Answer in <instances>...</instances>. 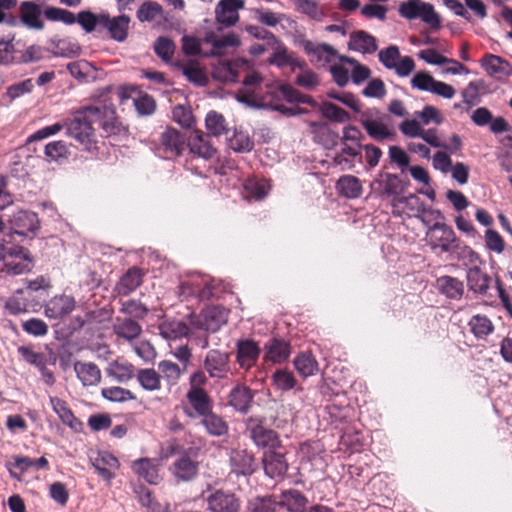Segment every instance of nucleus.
<instances>
[{
  "label": "nucleus",
  "instance_id": "1",
  "mask_svg": "<svg viewBox=\"0 0 512 512\" xmlns=\"http://www.w3.org/2000/svg\"><path fill=\"white\" fill-rule=\"evenodd\" d=\"M67 134L73 138L83 150L90 153L98 151V140L94 125L100 126L106 136L118 132L116 111L107 105L84 106L73 113L65 122Z\"/></svg>",
  "mask_w": 512,
  "mask_h": 512
},
{
  "label": "nucleus",
  "instance_id": "2",
  "mask_svg": "<svg viewBox=\"0 0 512 512\" xmlns=\"http://www.w3.org/2000/svg\"><path fill=\"white\" fill-rule=\"evenodd\" d=\"M425 241L435 254H447L450 260H455L463 266L480 261L479 254L461 240L446 223H433L426 230Z\"/></svg>",
  "mask_w": 512,
  "mask_h": 512
},
{
  "label": "nucleus",
  "instance_id": "3",
  "mask_svg": "<svg viewBox=\"0 0 512 512\" xmlns=\"http://www.w3.org/2000/svg\"><path fill=\"white\" fill-rule=\"evenodd\" d=\"M214 401L193 408H183L184 414L190 419L200 418V423L206 433L212 437H222L228 434L229 425L219 414L213 411Z\"/></svg>",
  "mask_w": 512,
  "mask_h": 512
},
{
  "label": "nucleus",
  "instance_id": "4",
  "mask_svg": "<svg viewBox=\"0 0 512 512\" xmlns=\"http://www.w3.org/2000/svg\"><path fill=\"white\" fill-rule=\"evenodd\" d=\"M389 115L382 113L378 108H369L361 112L360 123L367 134L378 142L385 140H394L396 132L389 127L385 121Z\"/></svg>",
  "mask_w": 512,
  "mask_h": 512
},
{
  "label": "nucleus",
  "instance_id": "5",
  "mask_svg": "<svg viewBox=\"0 0 512 512\" xmlns=\"http://www.w3.org/2000/svg\"><path fill=\"white\" fill-rule=\"evenodd\" d=\"M398 12L401 17L407 20L421 19L432 29L441 27V17L435 11L431 3L423 0H407L399 5Z\"/></svg>",
  "mask_w": 512,
  "mask_h": 512
},
{
  "label": "nucleus",
  "instance_id": "6",
  "mask_svg": "<svg viewBox=\"0 0 512 512\" xmlns=\"http://www.w3.org/2000/svg\"><path fill=\"white\" fill-rule=\"evenodd\" d=\"M188 139L180 130L167 126L160 133L156 144V152L164 159H175L183 154L186 149Z\"/></svg>",
  "mask_w": 512,
  "mask_h": 512
},
{
  "label": "nucleus",
  "instance_id": "7",
  "mask_svg": "<svg viewBox=\"0 0 512 512\" xmlns=\"http://www.w3.org/2000/svg\"><path fill=\"white\" fill-rule=\"evenodd\" d=\"M29 251L21 246L6 247L0 244V273L19 275L27 270Z\"/></svg>",
  "mask_w": 512,
  "mask_h": 512
},
{
  "label": "nucleus",
  "instance_id": "8",
  "mask_svg": "<svg viewBox=\"0 0 512 512\" xmlns=\"http://www.w3.org/2000/svg\"><path fill=\"white\" fill-rule=\"evenodd\" d=\"M206 371L203 369H197L193 371L188 379L189 388L186 392L187 404L182 406L183 408H193L201 404L213 401L208 391L205 389L208 384V376Z\"/></svg>",
  "mask_w": 512,
  "mask_h": 512
},
{
  "label": "nucleus",
  "instance_id": "9",
  "mask_svg": "<svg viewBox=\"0 0 512 512\" xmlns=\"http://www.w3.org/2000/svg\"><path fill=\"white\" fill-rule=\"evenodd\" d=\"M409 186L408 180L401 179L397 174L389 172H380L378 176L371 182V189L381 198L400 195Z\"/></svg>",
  "mask_w": 512,
  "mask_h": 512
},
{
  "label": "nucleus",
  "instance_id": "10",
  "mask_svg": "<svg viewBox=\"0 0 512 512\" xmlns=\"http://www.w3.org/2000/svg\"><path fill=\"white\" fill-rule=\"evenodd\" d=\"M246 429L250 439L257 447L276 449L281 446L278 433L266 427L263 420L249 418L246 423Z\"/></svg>",
  "mask_w": 512,
  "mask_h": 512
},
{
  "label": "nucleus",
  "instance_id": "11",
  "mask_svg": "<svg viewBox=\"0 0 512 512\" xmlns=\"http://www.w3.org/2000/svg\"><path fill=\"white\" fill-rule=\"evenodd\" d=\"M203 368L212 379H226L231 373L230 354L220 349L209 350L205 355Z\"/></svg>",
  "mask_w": 512,
  "mask_h": 512
},
{
  "label": "nucleus",
  "instance_id": "12",
  "mask_svg": "<svg viewBox=\"0 0 512 512\" xmlns=\"http://www.w3.org/2000/svg\"><path fill=\"white\" fill-rule=\"evenodd\" d=\"M244 0H220L215 8V19L222 28H229L234 26L239 21L240 9L244 8Z\"/></svg>",
  "mask_w": 512,
  "mask_h": 512
},
{
  "label": "nucleus",
  "instance_id": "13",
  "mask_svg": "<svg viewBox=\"0 0 512 512\" xmlns=\"http://www.w3.org/2000/svg\"><path fill=\"white\" fill-rule=\"evenodd\" d=\"M208 510L211 512H239L241 502L232 492L216 490L207 497Z\"/></svg>",
  "mask_w": 512,
  "mask_h": 512
},
{
  "label": "nucleus",
  "instance_id": "14",
  "mask_svg": "<svg viewBox=\"0 0 512 512\" xmlns=\"http://www.w3.org/2000/svg\"><path fill=\"white\" fill-rule=\"evenodd\" d=\"M261 348L252 339L239 340L236 343V362L245 371L254 367L260 357Z\"/></svg>",
  "mask_w": 512,
  "mask_h": 512
},
{
  "label": "nucleus",
  "instance_id": "15",
  "mask_svg": "<svg viewBox=\"0 0 512 512\" xmlns=\"http://www.w3.org/2000/svg\"><path fill=\"white\" fill-rule=\"evenodd\" d=\"M189 152L193 156L210 160L215 157L217 150L210 142V135L201 130H196L187 141Z\"/></svg>",
  "mask_w": 512,
  "mask_h": 512
},
{
  "label": "nucleus",
  "instance_id": "16",
  "mask_svg": "<svg viewBox=\"0 0 512 512\" xmlns=\"http://www.w3.org/2000/svg\"><path fill=\"white\" fill-rule=\"evenodd\" d=\"M231 471L236 475L248 476L255 472L257 464L254 455L246 449H234L230 453Z\"/></svg>",
  "mask_w": 512,
  "mask_h": 512
},
{
  "label": "nucleus",
  "instance_id": "17",
  "mask_svg": "<svg viewBox=\"0 0 512 512\" xmlns=\"http://www.w3.org/2000/svg\"><path fill=\"white\" fill-rule=\"evenodd\" d=\"M130 17L123 14L116 17H110L104 13L101 19V27L107 29L110 37L118 42H123L127 39L129 29Z\"/></svg>",
  "mask_w": 512,
  "mask_h": 512
},
{
  "label": "nucleus",
  "instance_id": "18",
  "mask_svg": "<svg viewBox=\"0 0 512 512\" xmlns=\"http://www.w3.org/2000/svg\"><path fill=\"white\" fill-rule=\"evenodd\" d=\"M199 470V463L193 460L187 454L181 455L174 461L170 467V471L177 482H187L193 480Z\"/></svg>",
  "mask_w": 512,
  "mask_h": 512
},
{
  "label": "nucleus",
  "instance_id": "19",
  "mask_svg": "<svg viewBox=\"0 0 512 512\" xmlns=\"http://www.w3.org/2000/svg\"><path fill=\"white\" fill-rule=\"evenodd\" d=\"M264 360L280 364L288 360L291 354V345L288 341L271 338L264 345Z\"/></svg>",
  "mask_w": 512,
  "mask_h": 512
},
{
  "label": "nucleus",
  "instance_id": "20",
  "mask_svg": "<svg viewBox=\"0 0 512 512\" xmlns=\"http://www.w3.org/2000/svg\"><path fill=\"white\" fill-rule=\"evenodd\" d=\"M132 471L146 482L156 485L160 482L159 463L156 459L140 458L132 462Z\"/></svg>",
  "mask_w": 512,
  "mask_h": 512
},
{
  "label": "nucleus",
  "instance_id": "21",
  "mask_svg": "<svg viewBox=\"0 0 512 512\" xmlns=\"http://www.w3.org/2000/svg\"><path fill=\"white\" fill-rule=\"evenodd\" d=\"M50 403L61 422L72 431L79 433L83 429V423L74 415L68 403L58 397H50Z\"/></svg>",
  "mask_w": 512,
  "mask_h": 512
},
{
  "label": "nucleus",
  "instance_id": "22",
  "mask_svg": "<svg viewBox=\"0 0 512 512\" xmlns=\"http://www.w3.org/2000/svg\"><path fill=\"white\" fill-rule=\"evenodd\" d=\"M309 501L307 497L296 489L283 490L277 504L289 512H305Z\"/></svg>",
  "mask_w": 512,
  "mask_h": 512
},
{
  "label": "nucleus",
  "instance_id": "23",
  "mask_svg": "<svg viewBox=\"0 0 512 512\" xmlns=\"http://www.w3.org/2000/svg\"><path fill=\"white\" fill-rule=\"evenodd\" d=\"M263 465L266 475L273 479L283 477L288 470V463L284 454L276 451L265 453Z\"/></svg>",
  "mask_w": 512,
  "mask_h": 512
},
{
  "label": "nucleus",
  "instance_id": "24",
  "mask_svg": "<svg viewBox=\"0 0 512 512\" xmlns=\"http://www.w3.org/2000/svg\"><path fill=\"white\" fill-rule=\"evenodd\" d=\"M254 394L252 390L244 385H236L228 395V403L235 410L247 413L251 407Z\"/></svg>",
  "mask_w": 512,
  "mask_h": 512
},
{
  "label": "nucleus",
  "instance_id": "25",
  "mask_svg": "<svg viewBox=\"0 0 512 512\" xmlns=\"http://www.w3.org/2000/svg\"><path fill=\"white\" fill-rule=\"evenodd\" d=\"M75 304L72 296H55L46 304L45 314L50 318H60L69 314L75 308Z\"/></svg>",
  "mask_w": 512,
  "mask_h": 512
},
{
  "label": "nucleus",
  "instance_id": "26",
  "mask_svg": "<svg viewBox=\"0 0 512 512\" xmlns=\"http://www.w3.org/2000/svg\"><path fill=\"white\" fill-rule=\"evenodd\" d=\"M348 47L363 54H372L377 50V42L376 38L371 34L358 30L350 34Z\"/></svg>",
  "mask_w": 512,
  "mask_h": 512
},
{
  "label": "nucleus",
  "instance_id": "27",
  "mask_svg": "<svg viewBox=\"0 0 512 512\" xmlns=\"http://www.w3.org/2000/svg\"><path fill=\"white\" fill-rule=\"evenodd\" d=\"M204 40L212 46V54L217 56L224 55L227 48H234L240 45L239 37L232 32L221 37L212 32L207 34Z\"/></svg>",
  "mask_w": 512,
  "mask_h": 512
},
{
  "label": "nucleus",
  "instance_id": "28",
  "mask_svg": "<svg viewBox=\"0 0 512 512\" xmlns=\"http://www.w3.org/2000/svg\"><path fill=\"white\" fill-rule=\"evenodd\" d=\"M473 265V267L467 270V285L473 292L485 295L488 292L491 277L476 266V263Z\"/></svg>",
  "mask_w": 512,
  "mask_h": 512
},
{
  "label": "nucleus",
  "instance_id": "29",
  "mask_svg": "<svg viewBox=\"0 0 512 512\" xmlns=\"http://www.w3.org/2000/svg\"><path fill=\"white\" fill-rule=\"evenodd\" d=\"M145 273L141 268L132 267L120 278L116 289L121 295H128L136 290L143 282Z\"/></svg>",
  "mask_w": 512,
  "mask_h": 512
},
{
  "label": "nucleus",
  "instance_id": "30",
  "mask_svg": "<svg viewBox=\"0 0 512 512\" xmlns=\"http://www.w3.org/2000/svg\"><path fill=\"white\" fill-rule=\"evenodd\" d=\"M482 66L490 76H494L499 79L510 75L512 71V67L508 61L493 54H487L484 56Z\"/></svg>",
  "mask_w": 512,
  "mask_h": 512
},
{
  "label": "nucleus",
  "instance_id": "31",
  "mask_svg": "<svg viewBox=\"0 0 512 512\" xmlns=\"http://www.w3.org/2000/svg\"><path fill=\"white\" fill-rule=\"evenodd\" d=\"M336 189L339 194L348 199L359 198L363 187L360 179L353 175H343L336 182Z\"/></svg>",
  "mask_w": 512,
  "mask_h": 512
},
{
  "label": "nucleus",
  "instance_id": "32",
  "mask_svg": "<svg viewBox=\"0 0 512 512\" xmlns=\"http://www.w3.org/2000/svg\"><path fill=\"white\" fill-rule=\"evenodd\" d=\"M113 331L119 338L131 342L140 336L142 327L137 321L131 318H117L113 325Z\"/></svg>",
  "mask_w": 512,
  "mask_h": 512
},
{
  "label": "nucleus",
  "instance_id": "33",
  "mask_svg": "<svg viewBox=\"0 0 512 512\" xmlns=\"http://www.w3.org/2000/svg\"><path fill=\"white\" fill-rule=\"evenodd\" d=\"M74 370L84 386H95L101 381V371L94 363L76 362Z\"/></svg>",
  "mask_w": 512,
  "mask_h": 512
},
{
  "label": "nucleus",
  "instance_id": "34",
  "mask_svg": "<svg viewBox=\"0 0 512 512\" xmlns=\"http://www.w3.org/2000/svg\"><path fill=\"white\" fill-rule=\"evenodd\" d=\"M160 335L167 340H176L187 337L189 326L181 320H165L159 325Z\"/></svg>",
  "mask_w": 512,
  "mask_h": 512
},
{
  "label": "nucleus",
  "instance_id": "35",
  "mask_svg": "<svg viewBox=\"0 0 512 512\" xmlns=\"http://www.w3.org/2000/svg\"><path fill=\"white\" fill-rule=\"evenodd\" d=\"M436 284L441 293L450 299H460L464 293L463 282L452 276H441L437 278Z\"/></svg>",
  "mask_w": 512,
  "mask_h": 512
},
{
  "label": "nucleus",
  "instance_id": "36",
  "mask_svg": "<svg viewBox=\"0 0 512 512\" xmlns=\"http://www.w3.org/2000/svg\"><path fill=\"white\" fill-rule=\"evenodd\" d=\"M107 373L118 382H127L136 377L137 369L128 361L115 360L110 364Z\"/></svg>",
  "mask_w": 512,
  "mask_h": 512
},
{
  "label": "nucleus",
  "instance_id": "37",
  "mask_svg": "<svg viewBox=\"0 0 512 512\" xmlns=\"http://www.w3.org/2000/svg\"><path fill=\"white\" fill-rule=\"evenodd\" d=\"M135 378L146 391L153 392L161 389V376L153 368L138 369Z\"/></svg>",
  "mask_w": 512,
  "mask_h": 512
},
{
  "label": "nucleus",
  "instance_id": "38",
  "mask_svg": "<svg viewBox=\"0 0 512 512\" xmlns=\"http://www.w3.org/2000/svg\"><path fill=\"white\" fill-rule=\"evenodd\" d=\"M205 127L208 134L211 136L219 137L227 135L229 128L225 117L217 111H209L205 117Z\"/></svg>",
  "mask_w": 512,
  "mask_h": 512
},
{
  "label": "nucleus",
  "instance_id": "39",
  "mask_svg": "<svg viewBox=\"0 0 512 512\" xmlns=\"http://www.w3.org/2000/svg\"><path fill=\"white\" fill-rule=\"evenodd\" d=\"M157 371L160 374L161 379H164L168 385L174 386L179 382L185 368L181 369L177 363L171 360H162L158 363Z\"/></svg>",
  "mask_w": 512,
  "mask_h": 512
},
{
  "label": "nucleus",
  "instance_id": "40",
  "mask_svg": "<svg viewBox=\"0 0 512 512\" xmlns=\"http://www.w3.org/2000/svg\"><path fill=\"white\" fill-rule=\"evenodd\" d=\"M51 47L56 56L75 57L81 53V47L78 42L69 37L52 40Z\"/></svg>",
  "mask_w": 512,
  "mask_h": 512
},
{
  "label": "nucleus",
  "instance_id": "41",
  "mask_svg": "<svg viewBox=\"0 0 512 512\" xmlns=\"http://www.w3.org/2000/svg\"><path fill=\"white\" fill-rule=\"evenodd\" d=\"M400 205L405 206L408 216H414L416 218L420 217L425 207V203L415 194L393 198L392 207L396 209Z\"/></svg>",
  "mask_w": 512,
  "mask_h": 512
},
{
  "label": "nucleus",
  "instance_id": "42",
  "mask_svg": "<svg viewBox=\"0 0 512 512\" xmlns=\"http://www.w3.org/2000/svg\"><path fill=\"white\" fill-rule=\"evenodd\" d=\"M293 363L297 372L304 378L315 375L319 369L316 358L309 352L300 353Z\"/></svg>",
  "mask_w": 512,
  "mask_h": 512
},
{
  "label": "nucleus",
  "instance_id": "43",
  "mask_svg": "<svg viewBox=\"0 0 512 512\" xmlns=\"http://www.w3.org/2000/svg\"><path fill=\"white\" fill-rule=\"evenodd\" d=\"M226 323V313L221 307L215 306L209 308L205 313V322L203 327L206 331L217 332L222 325Z\"/></svg>",
  "mask_w": 512,
  "mask_h": 512
},
{
  "label": "nucleus",
  "instance_id": "44",
  "mask_svg": "<svg viewBox=\"0 0 512 512\" xmlns=\"http://www.w3.org/2000/svg\"><path fill=\"white\" fill-rule=\"evenodd\" d=\"M163 14V7L155 1L144 2L136 12L137 19L140 22H152L157 18H162Z\"/></svg>",
  "mask_w": 512,
  "mask_h": 512
},
{
  "label": "nucleus",
  "instance_id": "45",
  "mask_svg": "<svg viewBox=\"0 0 512 512\" xmlns=\"http://www.w3.org/2000/svg\"><path fill=\"white\" fill-rule=\"evenodd\" d=\"M155 54L165 63L171 62L176 45L172 39L166 36L158 37L153 45Z\"/></svg>",
  "mask_w": 512,
  "mask_h": 512
},
{
  "label": "nucleus",
  "instance_id": "46",
  "mask_svg": "<svg viewBox=\"0 0 512 512\" xmlns=\"http://www.w3.org/2000/svg\"><path fill=\"white\" fill-rule=\"evenodd\" d=\"M181 67L183 74L190 82L198 86H205L207 84L208 79L206 73L200 67L198 62L191 61L188 64L182 65Z\"/></svg>",
  "mask_w": 512,
  "mask_h": 512
},
{
  "label": "nucleus",
  "instance_id": "47",
  "mask_svg": "<svg viewBox=\"0 0 512 512\" xmlns=\"http://www.w3.org/2000/svg\"><path fill=\"white\" fill-rule=\"evenodd\" d=\"M278 507L277 500L274 496L255 497L248 502V512H276Z\"/></svg>",
  "mask_w": 512,
  "mask_h": 512
},
{
  "label": "nucleus",
  "instance_id": "48",
  "mask_svg": "<svg viewBox=\"0 0 512 512\" xmlns=\"http://www.w3.org/2000/svg\"><path fill=\"white\" fill-rule=\"evenodd\" d=\"M228 145L235 152H249L254 147V142L246 132L235 130L233 135L228 138Z\"/></svg>",
  "mask_w": 512,
  "mask_h": 512
},
{
  "label": "nucleus",
  "instance_id": "49",
  "mask_svg": "<svg viewBox=\"0 0 512 512\" xmlns=\"http://www.w3.org/2000/svg\"><path fill=\"white\" fill-rule=\"evenodd\" d=\"M101 394L106 400L111 402L123 403L136 399V395L131 390L119 386L103 388Z\"/></svg>",
  "mask_w": 512,
  "mask_h": 512
},
{
  "label": "nucleus",
  "instance_id": "50",
  "mask_svg": "<svg viewBox=\"0 0 512 512\" xmlns=\"http://www.w3.org/2000/svg\"><path fill=\"white\" fill-rule=\"evenodd\" d=\"M469 326L472 333L477 338H483L491 334L494 330V326L487 316L474 315L470 321Z\"/></svg>",
  "mask_w": 512,
  "mask_h": 512
},
{
  "label": "nucleus",
  "instance_id": "51",
  "mask_svg": "<svg viewBox=\"0 0 512 512\" xmlns=\"http://www.w3.org/2000/svg\"><path fill=\"white\" fill-rule=\"evenodd\" d=\"M268 188V184L263 180L248 179L244 184L246 197L254 200L263 199L268 193Z\"/></svg>",
  "mask_w": 512,
  "mask_h": 512
},
{
  "label": "nucleus",
  "instance_id": "52",
  "mask_svg": "<svg viewBox=\"0 0 512 512\" xmlns=\"http://www.w3.org/2000/svg\"><path fill=\"white\" fill-rule=\"evenodd\" d=\"M32 466V461L28 457L14 456L7 460L5 467L9 470L12 477L20 480L24 472Z\"/></svg>",
  "mask_w": 512,
  "mask_h": 512
},
{
  "label": "nucleus",
  "instance_id": "53",
  "mask_svg": "<svg viewBox=\"0 0 512 512\" xmlns=\"http://www.w3.org/2000/svg\"><path fill=\"white\" fill-rule=\"evenodd\" d=\"M34 306L46 302L49 291L52 288L51 280L48 277L40 276L34 279Z\"/></svg>",
  "mask_w": 512,
  "mask_h": 512
},
{
  "label": "nucleus",
  "instance_id": "54",
  "mask_svg": "<svg viewBox=\"0 0 512 512\" xmlns=\"http://www.w3.org/2000/svg\"><path fill=\"white\" fill-rule=\"evenodd\" d=\"M46 19L54 22H63L64 24L71 25L76 23L75 14L69 10L58 7H47L44 12Z\"/></svg>",
  "mask_w": 512,
  "mask_h": 512
},
{
  "label": "nucleus",
  "instance_id": "55",
  "mask_svg": "<svg viewBox=\"0 0 512 512\" xmlns=\"http://www.w3.org/2000/svg\"><path fill=\"white\" fill-rule=\"evenodd\" d=\"M104 13L98 15L91 11H80L76 17V22L85 30L87 33L93 32L97 25L101 26V19Z\"/></svg>",
  "mask_w": 512,
  "mask_h": 512
},
{
  "label": "nucleus",
  "instance_id": "56",
  "mask_svg": "<svg viewBox=\"0 0 512 512\" xmlns=\"http://www.w3.org/2000/svg\"><path fill=\"white\" fill-rule=\"evenodd\" d=\"M45 156L52 161H59L66 159L69 155V150L65 141H52L46 144L44 150Z\"/></svg>",
  "mask_w": 512,
  "mask_h": 512
},
{
  "label": "nucleus",
  "instance_id": "57",
  "mask_svg": "<svg viewBox=\"0 0 512 512\" xmlns=\"http://www.w3.org/2000/svg\"><path fill=\"white\" fill-rule=\"evenodd\" d=\"M322 113L325 118L338 123H344L350 120V114L346 110L331 102H325L323 104Z\"/></svg>",
  "mask_w": 512,
  "mask_h": 512
},
{
  "label": "nucleus",
  "instance_id": "58",
  "mask_svg": "<svg viewBox=\"0 0 512 512\" xmlns=\"http://www.w3.org/2000/svg\"><path fill=\"white\" fill-rule=\"evenodd\" d=\"M262 83V77L258 72H251L247 74L243 79L244 88L238 91L239 94H243L245 98L243 101H248V98L252 97L255 91L260 87Z\"/></svg>",
  "mask_w": 512,
  "mask_h": 512
},
{
  "label": "nucleus",
  "instance_id": "59",
  "mask_svg": "<svg viewBox=\"0 0 512 512\" xmlns=\"http://www.w3.org/2000/svg\"><path fill=\"white\" fill-rule=\"evenodd\" d=\"M274 385L282 390V391H288L295 387L296 385V379L292 372L285 370V369H279L277 370L273 376H272Z\"/></svg>",
  "mask_w": 512,
  "mask_h": 512
},
{
  "label": "nucleus",
  "instance_id": "60",
  "mask_svg": "<svg viewBox=\"0 0 512 512\" xmlns=\"http://www.w3.org/2000/svg\"><path fill=\"white\" fill-rule=\"evenodd\" d=\"M378 57L384 67L392 70L393 67H396V62H398L401 55L399 48L396 45H390L389 47L381 50Z\"/></svg>",
  "mask_w": 512,
  "mask_h": 512
},
{
  "label": "nucleus",
  "instance_id": "61",
  "mask_svg": "<svg viewBox=\"0 0 512 512\" xmlns=\"http://www.w3.org/2000/svg\"><path fill=\"white\" fill-rule=\"evenodd\" d=\"M485 243L486 247L498 254L502 253L505 249V241L503 237L493 229H487L485 231Z\"/></svg>",
  "mask_w": 512,
  "mask_h": 512
},
{
  "label": "nucleus",
  "instance_id": "62",
  "mask_svg": "<svg viewBox=\"0 0 512 512\" xmlns=\"http://www.w3.org/2000/svg\"><path fill=\"white\" fill-rule=\"evenodd\" d=\"M134 105L141 115H151L156 109V101L146 93L134 99Z\"/></svg>",
  "mask_w": 512,
  "mask_h": 512
},
{
  "label": "nucleus",
  "instance_id": "63",
  "mask_svg": "<svg viewBox=\"0 0 512 512\" xmlns=\"http://www.w3.org/2000/svg\"><path fill=\"white\" fill-rule=\"evenodd\" d=\"M87 424L92 431L98 432L110 428L112 419L111 416L107 413H98L91 415L88 418Z\"/></svg>",
  "mask_w": 512,
  "mask_h": 512
},
{
  "label": "nucleus",
  "instance_id": "64",
  "mask_svg": "<svg viewBox=\"0 0 512 512\" xmlns=\"http://www.w3.org/2000/svg\"><path fill=\"white\" fill-rule=\"evenodd\" d=\"M434 80L428 72L420 71L411 79V85L418 90L431 92Z\"/></svg>",
  "mask_w": 512,
  "mask_h": 512
}]
</instances>
